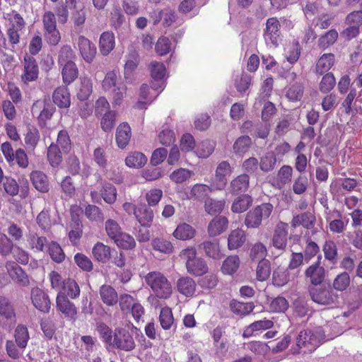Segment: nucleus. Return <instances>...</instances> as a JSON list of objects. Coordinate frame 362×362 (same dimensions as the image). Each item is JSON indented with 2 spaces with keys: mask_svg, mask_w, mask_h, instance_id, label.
Listing matches in <instances>:
<instances>
[{
  "mask_svg": "<svg viewBox=\"0 0 362 362\" xmlns=\"http://www.w3.org/2000/svg\"><path fill=\"white\" fill-rule=\"evenodd\" d=\"M197 250L192 247L182 250L181 256L186 259L187 272L192 276H201L208 273L209 267L206 260L197 257Z\"/></svg>",
  "mask_w": 362,
  "mask_h": 362,
  "instance_id": "f257e3e1",
  "label": "nucleus"
},
{
  "mask_svg": "<svg viewBox=\"0 0 362 362\" xmlns=\"http://www.w3.org/2000/svg\"><path fill=\"white\" fill-rule=\"evenodd\" d=\"M146 284L159 298H168L172 294V286L167 278L160 272H149L145 276Z\"/></svg>",
  "mask_w": 362,
  "mask_h": 362,
  "instance_id": "f03ea898",
  "label": "nucleus"
},
{
  "mask_svg": "<svg viewBox=\"0 0 362 362\" xmlns=\"http://www.w3.org/2000/svg\"><path fill=\"white\" fill-rule=\"evenodd\" d=\"M273 209V205L269 202L256 206L247 213L244 221L245 225L247 228L259 227L263 219H267L270 216Z\"/></svg>",
  "mask_w": 362,
  "mask_h": 362,
  "instance_id": "7ed1b4c3",
  "label": "nucleus"
},
{
  "mask_svg": "<svg viewBox=\"0 0 362 362\" xmlns=\"http://www.w3.org/2000/svg\"><path fill=\"white\" fill-rule=\"evenodd\" d=\"M308 292L312 300L319 305L335 304L339 296L329 286H309Z\"/></svg>",
  "mask_w": 362,
  "mask_h": 362,
  "instance_id": "20e7f679",
  "label": "nucleus"
},
{
  "mask_svg": "<svg viewBox=\"0 0 362 362\" xmlns=\"http://www.w3.org/2000/svg\"><path fill=\"white\" fill-rule=\"evenodd\" d=\"M136 346L132 333L126 328H116L114 332L112 347L124 351H131Z\"/></svg>",
  "mask_w": 362,
  "mask_h": 362,
  "instance_id": "39448f33",
  "label": "nucleus"
},
{
  "mask_svg": "<svg viewBox=\"0 0 362 362\" xmlns=\"http://www.w3.org/2000/svg\"><path fill=\"white\" fill-rule=\"evenodd\" d=\"M56 308L64 318L75 321L76 319L77 308L74 303L71 302L65 293L59 292L56 298Z\"/></svg>",
  "mask_w": 362,
  "mask_h": 362,
  "instance_id": "423d86ee",
  "label": "nucleus"
},
{
  "mask_svg": "<svg viewBox=\"0 0 362 362\" xmlns=\"http://www.w3.org/2000/svg\"><path fill=\"white\" fill-rule=\"evenodd\" d=\"M31 300L33 305L40 312L47 313L51 308V302L48 295L38 287L31 290Z\"/></svg>",
  "mask_w": 362,
  "mask_h": 362,
  "instance_id": "0eeeda50",
  "label": "nucleus"
},
{
  "mask_svg": "<svg viewBox=\"0 0 362 362\" xmlns=\"http://www.w3.org/2000/svg\"><path fill=\"white\" fill-rule=\"evenodd\" d=\"M6 267L9 276L14 282L23 287L30 284L28 275L16 262H8Z\"/></svg>",
  "mask_w": 362,
  "mask_h": 362,
  "instance_id": "6e6552de",
  "label": "nucleus"
},
{
  "mask_svg": "<svg viewBox=\"0 0 362 362\" xmlns=\"http://www.w3.org/2000/svg\"><path fill=\"white\" fill-rule=\"evenodd\" d=\"M280 27L281 25L277 18L272 17L267 19L264 33V39L269 40L275 47L279 45Z\"/></svg>",
  "mask_w": 362,
  "mask_h": 362,
  "instance_id": "1a4fd4ad",
  "label": "nucleus"
},
{
  "mask_svg": "<svg viewBox=\"0 0 362 362\" xmlns=\"http://www.w3.org/2000/svg\"><path fill=\"white\" fill-rule=\"evenodd\" d=\"M325 269L317 261L305 271V276L310 279L312 286H320L325 278Z\"/></svg>",
  "mask_w": 362,
  "mask_h": 362,
  "instance_id": "9d476101",
  "label": "nucleus"
},
{
  "mask_svg": "<svg viewBox=\"0 0 362 362\" xmlns=\"http://www.w3.org/2000/svg\"><path fill=\"white\" fill-rule=\"evenodd\" d=\"M77 43L83 59L88 63L92 62L96 54L95 45L83 35L78 37Z\"/></svg>",
  "mask_w": 362,
  "mask_h": 362,
  "instance_id": "9b49d317",
  "label": "nucleus"
},
{
  "mask_svg": "<svg viewBox=\"0 0 362 362\" xmlns=\"http://www.w3.org/2000/svg\"><path fill=\"white\" fill-rule=\"evenodd\" d=\"M230 173V166L228 161L221 162L216 170L215 180L212 185L214 189L222 190L227 184L226 175Z\"/></svg>",
  "mask_w": 362,
  "mask_h": 362,
  "instance_id": "f8f14e48",
  "label": "nucleus"
},
{
  "mask_svg": "<svg viewBox=\"0 0 362 362\" xmlns=\"http://www.w3.org/2000/svg\"><path fill=\"white\" fill-rule=\"evenodd\" d=\"M39 69L36 59L33 56L24 57V74L23 79L25 82L35 81L37 79Z\"/></svg>",
  "mask_w": 362,
  "mask_h": 362,
  "instance_id": "ddd939ff",
  "label": "nucleus"
},
{
  "mask_svg": "<svg viewBox=\"0 0 362 362\" xmlns=\"http://www.w3.org/2000/svg\"><path fill=\"white\" fill-rule=\"evenodd\" d=\"M288 225L283 222H279L274 229L272 244L273 246L279 250H285L287 245V230Z\"/></svg>",
  "mask_w": 362,
  "mask_h": 362,
  "instance_id": "4468645a",
  "label": "nucleus"
},
{
  "mask_svg": "<svg viewBox=\"0 0 362 362\" xmlns=\"http://www.w3.org/2000/svg\"><path fill=\"white\" fill-rule=\"evenodd\" d=\"M52 100L59 108H69L71 105L69 88L65 86L57 87L52 93Z\"/></svg>",
  "mask_w": 362,
  "mask_h": 362,
  "instance_id": "2eb2a0df",
  "label": "nucleus"
},
{
  "mask_svg": "<svg viewBox=\"0 0 362 362\" xmlns=\"http://www.w3.org/2000/svg\"><path fill=\"white\" fill-rule=\"evenodd\" d=\"M92 253L97 261L102 263H107L111 259L114 253H116V250L104 245L103 243L98 242L93 246Z\"/></svg>",
  "mask_w": 362,
  "mask_h": 362,
  "instance_id": "dca6fc26",
  "label": "nucleus"
},
{
  "mask_svg": "<svg viewBox=\"0 0 362 362\" xmlns=\"http://www.w3.org/2000/svg\"><path fill=\"white\" fill-rule=\"evenodd\" d=\"M198 248L204 252L206 257L213 259H220L223 256L220 250L219 241L216 239L204 240L199 245Z\"/></svg>",
  "mask_w": 362,
  "mask_h": 362,
  "instance_id": "f3484780",
  "label": "nucleus"
},
{
  "mask_svg": "<svg viewBox=\"0 0 362 362\" xmlns=\"http://www.w3.org/2000/svg\"><path fill=\"white\" fill-rule=\"evenodd\" d=\"M249 183L250 177L248 174H241L230 182L228 192L233 195H238L245 193L249 187Z\"/></svg>",
  "mask_w": 362,
  "mask_h": 362,
  "instance_id": "a211bd4d",
  "label": "nucleus"
},
{
  "mask_svg": "<svg viewBox=\"0 0 362 362\" xmlns=\"http://www.w3.org/2000/svg\"><path fill=\"white\" fill-rule=\"evenodd\" d=\"M134 214L141 226L149 228L153 223V211L146 204H141L134 210Z\"/></svg>",
  "mask_w": 362,
  "mask_h": 362,
  "instance_id": "6ab92c4d",
  "label": "nucleus"
},
{
  "mask_svg": "<svg viewBox=\"0 0 362 362\" xmlns=\"http://www.w3.org/2000/svg\"><path fill=\"white\" fill-rule=\"evenodd\" d=\"M228 220L226 216H216L209 223L208 233L210 237H216L223 233L228 228Z\"/></svg>",
  "mask_w": 362,
  "mask_h": 362,
  "instance_id": "aec40b11",
  "label": "nucleus"
},
{
  "mask_svg": "<svg viewBox=\"0 0 362 362\" xmlns=\"http://www.w3.org/2000/svg\"><path fill=\"white\" fill-rule=\"evenodd\" d=\"M132 131L127 122L121 123L116 129L115 139L117 145L120 148H124L129 142Z\"/></svg>",
  "mask_w": 362,
  "mask_h": 362,
  "instance_id": "412c9836",
  "label": "nucleus"
},
{
  "mask_svg": "<svg viewBox=\"0 0 362 362\" xmlns=\"http://www.w3.org/2000/svg\"><path fill=\"white\" fill-rule=\"evenodd\" d=\"M197 284L189 276H182L177 281V291L186 297H192L196 291Z\"/></svg>",
  "mask_w": 362,
  "mask_h": 362,
  "instance_id": "4be33fe9",
  "label": "nucleus"
},
{
  "mask_svg": "<svg viewBox=\"0 0 362 362\" xmlns=\"http://www.w3.org/2000/svg\"><path fill=\"white\" fill-rule=\"evenodd\" d=\"M315 216L311 212L306 211L294 216L291 223L293 228L303 226L306 229H312L315 226Z\"/></svg>",
  "mask_w": 362,
  "mask_h": 362,
  "instance_id": "5701e85b",
  "label": "nucleus"
},
{
  "mask_svg": "<svg viewBox=\"0 0 362 362\" xmlns=\"http://www.w3.org/2000/svg\"><path fill=\"white\" fill-rule=\"evenodd\" d=\"M30 178L33 185L37 191L42 193L49 191V180L43 172L34 170L30 173Z\"/></svg>",
  "mask_w": 362,
  "mask_h": 362,
  "instance_id": "b1692460",
  "label": "nucleus"
},
{
  "mask_svg": "<svg viewBox=\"0 0 362 362\" xmlns=\"http://www.w3.org/2000/svg\"><path fill=\"white\" fill-rule=\"evenodd\" d=\"M334 62L335 57L334 54H323L317 61L315 73L317 75H323L334 66Z\"/></svg>",
  "mask_w": 362,
  "mask_h": 362,
  "instance_id": "393cba45",
  "label": "nucleus"
},
{
  "mask_svg": "<svg viewBox=\"0 0 362 362\" xmlns=\"http://www.w3.org/2000/svg\"><path fill=\"white\" fill-rule=\"evenodd\" d=\"M255 304L252 302L243 303L236 299H232L229 303L230 310L236 315L245 317L250 314L254 308Z\"/></svg>",
  "mask_w": 362,
  "mask_h": 362,
  "instance_id": "a878e982",
  "label": "nucleus"
},
{
  "mask_svg": "<svg viewBox=\"0 0 362 362\" xmlns=\"http://www.w3.org/2000/svg\"><path fill=\"white\" fill-rule=\"evenodd\" d=\"M100 296L103 303L113 306L118 302V295L116 290L110 285L103 284L100 288Z\"/></svg>",
  "mask_w": 362,
  "mask_h": 362,
  "instance_id": "bb28decb",
  "label": "nucleus"
},
{
  "mask_svg": "<svg viewBox=\"0 0 362 362\" xmlns=\"http://www.w3.org/2000/svg\"><path fill=\"white\" fill-rule=\"evenodd\" d=\"M115 35L111 31L103 32L100 37L99 47L103 55L106 56L115 47Z\"/></svg>",
  "mask_w": 362,
  "mask_h": 362,
  "instance_id": "cd10ccee",
  "label": "nucleus"
},
{
  "mask_svg": "<svg viewBox=\"0 0 362 362\" xmlns=\"http://www.w3.org/2000/svg\"><path fill=\"white\" fill-rule=\"evenodd\" d=\"M246 240V235L243 230H233L228 237V248L230 250H236L243 245Z\"/></svg>",
  "mask_w": 362,
  "mask_h": 362,
  "instance_id": "c85d7f7f",
  "label": "nucleus"
},
{
  "mask_svg": "<svg viewBox=\"0 0 362 362\" xmlns=\"http://www.w3.org/2000/svg\"><path fill=\"white\" fill-rule=\"evenodd\" d=\"M252 197L247 194H242L236 197L231 206V211L233 213L240 214L246 211L252 205Z\"/></svg>",
  "mask_w": 362,
  "mask_h": 362,
  "instance_id": "c756f323",
  "label": "nucleus"
},
{
  "mask_svg": "<svg viewBox=\"0 0 362 362\" xmlns=\"http://www.w3.org/2000/svg\"><path fill=\"white\" fill-rule=\"evenodd\" d=\"M0 316L7 320L15 321L16 313L10 299L0 296Z\"/></svg>",
  "mask_w": 362,
  "mask_h": 362,
  "instance_id": "7c9ffc66",
  "label": "nucleus"
},
{
  "mask_svg": "<svg viewBox=\"0 0 362 362\" xmlns=\"http://www.w3.org/2000/svg\"><path fill=\"white\" fill-rule=\"evenodd\" d=\"M211 191V188L206 185L196 184L192 187L189 198L199 202H205L207 198H209L208 196Z\"/></svg>",
  "mask_w": 362,
  "mask_h": 362,
  "instance_id": "2f4dec72",
  "label": "nucleus"
},
{
  "mask_svg": "<svg viewBox=\"0 0 362 362\" xmlns=\"http://www.w3.org/2000/svg\"><path fill=\"white\" fill-rule=\"evenodd\" d=\"M47 160L52 168H58L62 162V151L59 146L52 143L47 148Z\"/></svg>",
  "mask_w": 362,
  "mask_h": 362,
  "instance_id": "473e14b6",
  "label": "nucleus"
},
{
  "mask_svg": "<svg viewBox=\"0 0 362 362\" xmlns=\"http://www.w3.org/2000/svg\"><path fill=\"white\" fill-rule=\"evenodd\" d=\"M63 65L62 71L63 82L66 85H69L77 78L78 75V68L74 62H69Z\"/></svg>",
  "mask_w": 362,
  "mask_h": 362,
  "instance_id": "72a5a7b5",
  "label": "nucleus"
},
{
  "mask_svg": "<svg viewBox=\"0 0 362 362\" xmlns=\"http://www.w3.org/2000/svg\"><path fill=\"white\" fill-rule=\"evenodd\" d=\"M147 162V157L141 152L134 151L130 153L125 159L126 165L129 168H139Z\"/></svg>",
  "mask_w": 362,
  "mask_h": 362,
  "instance_id": "f704fd0d",
  "label": "nucleus"
},
{
  "mask_svg": "<svg viewBox=\"0 0 362 362\" xmlns=\"http://www.w3.org/2000/svg\"><path fill=\"white\" fill-rule=\"evenodd\" d=\"M100 194L106 203L112 204L117 199L116 187L110 182H104L100 190Z\"/></svg>",
  "mask_w": 362,
  "mask_h": 362,
  "instance_id": "c9c22d12",
  "label": "nucleus"
},
{
  "mask_svg": "<svg viewBox=\"0 0 362 362\" xmlns=\"http://www.w3.org/2000/svg\"><path fill=\"white\" fill-rule=\"evenodd\" d=\"M195 230L189 224L186 223L180 224L173 233V235L177 239L186 240L194 238Z\"/></svg>",
  "mask_w": 362,
  "mask_h": 362,
  "instance_id": "e433bc0d",
  "label": "nucleus"
},
{
  "mask_svg": "<svg viewBox=\"0 0 362 362\" xmlns=\"http://www.w3.org/2000/svg\"><path fill=\"white\" fill-rule=\"evenodd\" d=\"M338 38V33L336 30L332 29L327 31L325 35L320 37L317 45L320 49L325 50L331 45H334Z\"/></svg>",
  "mask_w": 362,
  "mask_h": 362,
  "instance_id": "4c0bfd02",
  "label": "nucleus"
},
{
  "mask_svg": "<svg viewBox=\"0 0 362 362\" xmlns=\"http://www.w3.org/2000/svg\"><path fill=\"white\" fill-rule=\"evenodd\" d=\"M251 144V138L249 136L243 135L235 140L233 146V149L236 155H242L249 150Z\"/></svg>",
  "mask_w": 362,
  "mask_h": 362,
  "instance_id": "58836bf2",
  "label": "nucleus"
},
{
  "mask_svg": "<svg viewBox=\"0 0 362 362\" xmlns=\"http://www.w3.org/2000/svg\"><path fill=\"white\" fill-rule=\"evenodd\" d=\"M55 111L56 107L53 104L49 101H45L44 107L37 117L39 125L42 127H45L47 121L51 119Z\"/></svg>",
  "mask_w": 362,
  "mask_h": 362,
  "instance_id": "ea45409f",
  "label": "nucleus"
},
{
  "mask_svg": "<svg viewBox=\"0 0 362 362\" xmlns=\"http://www.w3.org/2000/svg\"><path fill=\"white\" fill-rule=\"evenodd\" d=\"M240 266V259L238 255L228 257L223 262L221 271L225 274H233Z\"/></svg>",
  "mask_w": 362,
  "mask_h": 362,
  "instance_id": "a19ab883",
  "label": "nucleus"
},
{
  "mask_svg": "<svg viewBox=\"0 0 362 362\" xmlns=\"http://www.w3.org/2000/svg\"><path fill=\"white\" fill-rule=\"evenodd\" d=\"M225 201L207 198L204 202L205 211L210 215L220 214L224 209Z\"/></svg>",
  "mask_w": 362,
  "mask_h": 362,
  "instance_id": "79ce46f5",
  "label": "nucleus"
},
{
  "mask_svg": "<svg viewBox=\"0 0 362 362\" xmlns=\"http://www.w3.org/2000/svg\"><path fill=\"white\" fill-rule=\"evenodd\" d=\"M276 163V157L274 151L267 152L260 160L259 167L261 170L268 173L272 170Z\"/></svg>",
  "mask_w": 362,
  "mask_h": 362,
  "instance_id": "37998d69",
  "label": "nucleus"
},
{
  "mask_svg": "<svg viewBox=\"0 0 362 362\" xmlns=\"http://www.w3.org/2000/svg\"><path fill=\"white\" fill-rule=\"evenodd\" d=\"M63 289L66 296H69L71 298L74 299L80 295V288L74 279L68 278L63 281Z\"/></svg>",
  "mask_w": 362,
  "mask_h": 362,
  "instance_id": "c03bdc74",
  "label": "nucleus"
},
{
  "mask_svg": "<svg viewBox=\"0 0 362 362\" xmlns=\"http://www.w3.org/2000/svg\"><path fill=\"white\" fill-rule=\"evenodd\" d=\"M115 243L123 250H132L136 247V241L133 236L126 233H122L114 240Z\"/></svg>",
  "mask_w": 362,
  "mask_h": 362,
  "instance_id": "a18cd8bd",
  "label": "nucleus"
},
{
  "mask_svg": "<svg viewBox=\"0 0 362 362\" xmlns=\"http://www.w3.org/2000/svg\"><path fill=\"white\" fill-rule=\"evenodd\" d=\"M29 338L28 328L22 325H18L15 330V340L18 347L25 348Z\"/></svg>",
  "mask_w": 362,
  "mask_h": 362,
  "instance_id": "49530a36",
  "label": "nucleus"
},
{
  "mask_svg": "<svg viewBox=\"0 0 362 362\" xmlns=\"http://www.w3.org/2000/svg\"><path fill=\"white\" fill-rule=\"evenodd\" d=\"M28 242L32 249L42 252L47 239L44 236H38L36 233H30L28 235Z\"/></svg>",
  "mask_w": 362,
  "mask_h": 362,
  "instance_id": "de8ad7c7",
  "label": "nucleus"
},
{
  "mask_svg": "<svg viewBox=\"0 0 362 362\" xmlns=\"http://www.w3.org/2000/svg\"><path fill=\"white\" fill-rule=\"evenodd\" d=\"M350 285V276L346 272L338 274L333 281V288L337 291H344Z\"/></svg>",
  "mask_w": 362,
  "mask_h": 362,
  "instance_id": "09e8293b",
  "label": "nucleus"
},
{
  "mask_svg": "<svg viewBox=\"0 0 362 362\" xmlns=\"http://www.w3.org/2000/svg\"><path fill=\"white\" fill-rule=\"evenodd\" d=\"M303 85L301 83H295L288 88L286 96L290 101H299L303 98Z\"/></svg>",
  "mask_w": 362,
  "mask_h": 362,
  "instance_id": "8fccbe9b",
  "label": "nucleus"
},
{
  "mask_svg": "<svg viewBox=\"0 0 362 362\" xmlns=\"http://www.w3.org/2000/svg\"><path fill=\"white\" fill-rule=\"evenodd\" d=\"M151 246L154 250L165 254H170L173 251V244L163 238H156L152 240Z\"/></svg>",
  "mask_w": 362,
  "mask_h": 362,
  "instance_id": "3c124183",
  "label": "nucleus"
},
{
  "mask_svg": "<svg viewBox=\"0 0 362 362\" xmlns=\"http://www.w3.org/2000/svg\"><path fill=\"white\" fill-rule=\"evenodd\" d=\"M336 85V79L332 72H327L322 78L319 89L323 93L330 92Z\"/></svg>",
  "mask_w": 362,
  "mask_h": 362,
  "instance_id": "603ef678",
  "label": "nucleus"
},
{
  "mask_svg": "<svg viewBox=\"0 0 362 362\" xmlns=\"http://www.w3.org/2000/svg\"><path fill=\"white\" fill-rule=\"evenodd\" d=\"M48 252L51 259L57 263H61L65 259L64 251L57 242L52 241L49 244Z\"/></svg>",
  "mask_w": 362,
  "mask_h": 362,
  "instance_id": "864d4df0",
  "label": "nucleus"
},
{
  "mask_svg": "<svg viewBox=\"0 0 362 362\" xmlns=\"http://www.w3.org/2000/svg\"><path fill=\"white\" fill-rule=\"evenodd\" d=\"M192 175L193 172L192 170L180 168L174 170L170 175V179L172 182H175L176 184H182L189 180Z\"/></svg>",
  "mask_w": 362,
  "mask_h": 362,
  "instance_id": "5fc2aeb1",
  "label": "nucleus"
},
{
  "mask_svg": "<svg viewBox=\"0 0 362 362\" xmlns=\"http://www.w3.org/2000/svg\"><path fill=\"white\" fill-rule=\"evenodd\" d=\"M97 331L103 341L110 346H113L114 332L105 323L101 322L97 325Z\"/></svg>",
  "mask_w": 362,
  "mask_h": 362,
  "instance_id": "6e6d98bb",
  "label": "nucleus"
},
{
  "mask_svg": "<svg viewBox=\"0 0 362 362\" xmlns=\"http://www.w3.org/2000/svg\"><path fill=\"white\" fill-rule=\"evenodd\" d=\"M289 281V273L288 269H283L278 268L274 270L272 276L273 284L278 287L286 285Z\"/></svg>",
  "mask_w": 362,
  "mask_h": 362,
  "instance_id": "4d7b16f0",
  "label": "nucleus"
},
{
  "mask_svg": "<svg viewBox=\"0 0 362 362\" xmlns=\"http://www.w3.org/2000/svg\"><path fill=\"white\" fill-rule=\"evenodd\" d=\"M271 273L270 262L266 259H260L257 268V279L263 281L267 280Z\"/></svg>",
  "mask_w": 362,
  "mask_h": 362,
  "instance_id": "13d9d810",
  "label": "nucleus"
},
{
  "mask_svg": "<svg viewBox=\"0 0 362 362\" xmlns=\"http://www.w3.org/2000/svg\"><path fill=\"white\" fill-rule=\"evenodd\" d=\"M115 111L109 110L107 112H105L103 117H102L100 122V126L102 129L105 132H110L115 127Z\"/></svg>",
  "mask_w": 362,
  "mask_h": 362,
  "instance_id": "bf43d9fd",
  "label": "nucleus"
},
{
  "mask_svg": "<svg viewBox=\"0 0 362 362\" xmlns=\"http://www.w3.org/2000/svg\"><path fill=\"white\" fill-rule=\"evenodd\" d=\"M252 82V76L243 72L240 78L235 80V87L238 93L243 94L249 88Z\"/></svg>",
  "mask_w": 362,
  "mask_h": 362,
  "instance_id": "052dcab7",
  "label": "nucleus"
},
{
  "mask_svg": "<svg viewBox=\"0 0 362 362\" xmlns=\"http://www.w3.org/2000/svg\"><path fill=\"white\" fill-rule=\"evenodd\" d=\"M159 321L161 327L164 329L168 330L171 327L174 318L172 310L170 308L165 307L161 309L159 315Z\"/></svg>",
  "mask_w": 362,
  "mask_h": 362,
  "instance_id": "680f3d73",
  "label": "nucleus"
},
{
  "mask_svg": "<svg viewBox=\"0 0 362 362\" xmlns=\"http://www.w3.org/2000/svg\"><path fill=\"white\" fill-rule=\"evenodd\" d=\"M323 252L326 259L335 263L337 257V248L333 240H326L323 246Z\"/></svg>",
  "mask_w": 362,
  "mask_h": 362,
  "instance_id": "e2e57ef3",
  "label": "nucleus"
},
{
  "mask_svg": "<svg viewBox=\"0 0 362 362\" xmlns=\"http://www.w3.org/2000/svg\"><path fill=\"white\" fill-rule=\"evenodd\" d=\"M105 230L108 237L115 240L122 233V228L119 223L111 218L105 221Z\"/></svg>",
  "mask_w": 362,
  "mask_h": 362,
  "instance_id": "0e129e2a",
  "label": "nucleus"
},
{
  "mask_svg": "<svg viewBox=\"0 0 362 362\" xmlns=\"http://www.w3.org/2000/svg\"><path fill=\"white\" fill-rule=\"evenodd\" d=\"M269 308L271 312L284 313L288 308V302L284 297L278 296L272 300Z\"/></svg>",
  "mask_w": 362,
  "mask_h": 362,
  "instance_id": "69168bd1",
  "label": "nucleus"
},
{
  "mask_svg": "<svg viewBox=\"0 0 362 362\" xmlns=\"http://www.w3.org/2000/svg\"><path fill=\"white\" fill-rule=\"evenodd\" d=\"M40 137L38 129L36 128L28 129L25 136V143L28 148L31 151H34L38 144Z\"/></svg>",
  "mask_w": 362,
  "mask_h": 362,
  "instance_id": "338daca9",
  "label": "nucleus"
},
{
  "mask_svg": "<svg viewBox=\"0 0 362 362\" xmlns=\"http://www.w3.org/2000/svg\"><path fill=\"white\" fill-rule=\"evenodd\" d=\"M57 142L64 153H68L71 150V139L66 130L62 129L59 132Z\"/></svg>",
  "mask_w": 362,
  "mask_h": 362,
  "instance_id": "774afa93",
  "label": "nucleus"
}]
</instances>
